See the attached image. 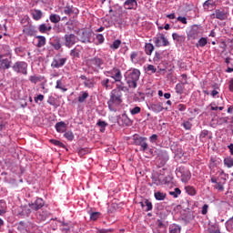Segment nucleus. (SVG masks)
I'll list each match as a JSON object with an SVG mask.
<instances>
[{"instance_id":"obj_1","label":"nucleus","mask_w":233,"mask_h":233,"mask_svg":"<svg viewBox=\"0 0 233 233\" xmlns=\"http://www.w3.org/2000/svg\"><path fill=\"white\" fill-rule=\"evenodd\" d=\"M127 90H128L127 86L116 85V88L110 92L107 106L111 112H116V106H119L123 103V92H127Z\"/></svg>"},{"instance_id":"obj_2","label":"nucleus","mask_w":233,"mask_h":233,"mask_svg":"<svg viewBox=\"0 0 233 233\" xmlns=\"http://www.w3.org/2000/svg\"><path fill=\"white\" fill-rule=\"evenodd\" d=\"M140 76L141 72L139 71V69H133L127 74L126 81L129 88H137V81H139Z\"/></svg>"},{"instance_id":"obj_3","label":"nucleus","mask_w":233,"mask_h":233,"mask_svg":"<svg viewBox=\"0 0 233 233\" xmlns=\"http://www.w3.org/2000/svg\"><path fill=\"white\" fill-rule=\"evenodd\" d=\"M199 35H203V28L201 25H193L188 31H187V41H196L199 39Z\"/></svg>"},{"instance_id":"obj_4","label":"nucleus","mask_w":233,"mask_h":233,"mask_svg":"<svg viewBox=\"0 0 233 233\" xmlns=\"http://www.w3.org/2000/svg\"><path fill=\"white\" fill-rule=\"evenodd\" d=\"M12 68L16 74H22V76H28V64L25 61H17Z\"/></svg>"},{"instance_id":"obj_5","label":"nucleus","mask_w":233,"mask_h":233,"mask_svg":"<svg viewBox=\"0 0 233 233\" xmlns=\"http://www.w3.org/2000/svg\"><path fill=\"white\" fill-rule=\"evenodd\" d=\"M105 76H106L107 77H112V79H114V83H119L123 79L121 70L117 67H114L109 71H106Z\"/></svg>"},{"instance_id":"obj_6","label":"nucleus","mask_w":233,"mask_h":233,"mask_svg":"<svg viewBox=\"0 0 233 233\" xmlns=\"http://www.w3.org/2000/svg\"><path fill=\"white\" fill-rule=\"evenodd\" d=\"M134 145L140 147L141 152H147L148 150V144L147 143V137H134Z\"/></svg>"},{"instance_id":"obj_7","label":"nucleus","mask_w":233,"mask_h":233,"mask_svg":"<svg viewBox=\"0 0 233 233\" xmlns=\"http://www.w3.org/2000/svg\"><path fill=\"white\" fill-rule=\"evenodd\" d=\"M153 41L157 47L170 46V42H168V39H167L163 34H158L156 37L153 38Z\"/></svg>"},{"instance_id":"obj_8","label":"nucleus","mask_w":233,"mask_h":233,"mask_svg":"<svg viewBox=\"0 0 233 233\" xmlns=\"http://www.w3.org/2000/svg\"><path fill=\"white\" fill-rule=\"evenodd\" d=\"M66 63V57H61V55H56L51 63L52 68H61V66H65V64Z\"/></svg>"},{"instance_id":"obj_9","label":"nucleus","mask_w":233,"mask_h":233,"mask_svg":"<svg viewBox=\"0 0 233 233\" xmlns=\"http://www.w3.org/2000/svg\"><path fill=\"white\" fill-rule=\"evenodd\" d=\"M6 55L0 54V70H8V68H12V59L5 58Z\"/></svg>"},{"instance_id":"obj_10","label":"nucleus","mask_w":233,"mask_h":233,"mask_svg":"<svg viewBox=\"0 0 233 233\" xmlns=\"http://www.w3.org/2000/svg\"><path fill=\"white\" fill-rule=\"evenodd\" d=\"M45 207V200L41 198H37L35 201L29 203V208L34 212H37V210H41Z\"/></svg>"},{"instance_id":"obj_11","label":"nucleus","mask_w":233,"mask_h":233,"mask_svg":"<svg viewBox=\"0 0 233 233\" xmlns=\"http://www.w3.org/2000/svg\"><path fill=\"white\" fill-rule=\"evenodd\" d=\"M222 181H218V178H216L215 177H211V183H214L215 185L213 186V187L216 190H218V192H223L225 190V183L227 182V178H221Z\"/></svg>"},{"instance_id":"obj_12","label":"nucleus","mask_w":233,"mask_h":233,"mask_svg":"<svg viewBox=\"0 0 233 233\" xmlns=\"http://www.w3.org/2000/svg\"><path fill=\"white\" fill-rule=\"evenodd\" d=\"M64 38L65 46H66L67 48H72V46H74V45H76L77 41V36H76V35L74 34L65 35Z\"/></svg>"},{"instance_id":"obj_13","label":"nucleus","mask_w":233,"mask_h":233,"mask_svg":"<svg viewBox=\"0 0 233 233\" xmlns=\"http://www.w3.org/2000/svg\"><path fill=\"white\" fill-rule=\"evenodd\" d=\"M90 65L97 68V70H103V66H105V60L100 58L99 56H95L89 59Z\"/></svg>"},{"instance_id":"obj_14","label":"nucleus","mask_w":233,"mask_h":233,"mask_svg":"<svg viewBox=\"0 0 233 233\" xmlns=\"http://www.w3.org/2000/svg\"><path fill=\"white\" fill-rule=\"evenodd\" d=\"M177 172L181 175V181L183 183H187L191 177L190 171L185 169L183 167H177Z\"/></svg>"},{"instance_id":"obj_15","label":"nucleus","mask_w":233,"mask_h":233,"mask_svg":"<svg viewBox=\"0 0 233 233\" xmlns=\"http://www.w3.org/2000/svg\"><path fill=\"white\" fill-rule=\"evenodd\" d=\"M227 17V12L223 9H216L215 14L211 15V19H219V21H225Z\"/></svg>"},{"instance_id":"obj_16","label":"nucleus","mask_w":233,"mask_h":233,"mask_svg":"<svg viewBox=\"0 0 233 233\" xmlns=\"http://www.w3.org/2000/svg\"><path fill=\"white\" fill-rule=\"evenodd\" d=\"M23 34H25L29 37H32L35 35V34H37V30H35V26L32 25H24Z\"/></svg>"},{"instance_id":"obj_17","label":"nucleus","mask_w":233,"mask_h":233,"mask_svg":"<svg viewBox=\"0 0 233 233\" xmlns=\"http://www.w3.org/2000/svg\"><path fill=\"white\" fill-rule=\"evenodd\" d=\"M123 6L125 10H137V0H126Z\"/></svg>"},{"instance_id":"obj_18","label":"nucleus","mask_w":233,"mask_h":233,"mask_svg":"<svg viewBox=\"0 0 233 233\" xmlns=\"http://www.w3.org/2000/svg\"><path fill=\"white\" fill-rule=\"evenodd\" d=\"M204 10H207L208 12H212L216 8V2L214 0H207L203 4Z\"/></svg>"},{"instance_id":"obj_19","label":"nucleus","mask_w":233,"mask_h":233,"mask_svg":"<svg viewBox=\"0 0 233 233\" xmlns=\"http://www.w3.org/2000/svg\"><path fill=\"white\" fill-rule=\"evenodd\" d=\"M150 109L153 112H156V114H159V112H163V110H165V107L163 106V103L157 102L156 104H151Z\"/></svg>"},{"instance_id":"obj_20","label":"nucleus","mask_w":233,"mask_h":233,"mask_svg":"<svg viewBox=\"0 0 233 233\" xmlns=\"http://www.w3.org/2000/svg\"><path fill=\"white\" fill-rule=\"evenodd\" d=\"M32 214V208H30V206H22L21 211L19 212V216L22 218H28Z\"/></svg>"},{"instance_id":"obj_21","label":"nucleus","mask_w":233,"mask_h":233,"mask_svg":"<svg viewBox=\"0 0 233 233\" xmlns=\"http://www.w3.org/2000/svg\"><path fill=\"white\" fill-rule=\"evenodd\" d=\"M91 36H92V33L88 31H83L80 36L81 43H92V41L90 40Z\"/></svg>"},{"instance_id":"obj_22","label":"nucleus","mask_w":233,"mask_h":233,"mask_svg":"<svg viewBox=\"0 0 233 233\" xmlns=\"http://www.w3.org/2000/svg\"><path fill=\"white\" fill-rule=\"evenodd\" d=\"M31 15L35 21H39L43 18V11L39 9H32Z\"/></svg>"},{"instance_id":"obj_23","label":"nucleus","mask_w":233,"mask_h":233,"mask_svg":"<svg viewBox=\"0 0 233 233\" xmlns=\"http://www.w3.org/2000/svg\"><path fill=\"white\" fill-rule=\"evenodd\" d=\"M56 132L63 134V132H66V124L63 121L57 122L55 126Z\"/></svg>"},{"instance_id":"obj_24","label":"nucleus","mask_w":233,"mask_h":233,"mask_svg":"<svg viewBox=\"0 0 233 233\" xmlns=\"http://www.w3.org/2000/svg\"><path fill=\"white\" fill-rule=\"evenodd\" d=\"M63 13L66 14V15L71 16L72 14H77L76 12V9L74 8V5H67L64 7Z\"/></svg>"},{"instance_id":"obj_25","label":"nucleus","mask_w":233,"mask_h":233,"mask_svg":"<svg viewBox=\"0 0 233 233\" xmlns=\"http://www.w3.org/2000/svg\"><path fill=\"white\" fill-rule=\"evenodd\" d=\"M154 198L157 201H165L167 199V193L161 191H156L154 193Z\"/></svg>"},{"instance_id":"obj_26","label":"nucleus","mask_w":233,"mask_h":233,"mask_svg":"<svg viewBox=\"0 0 233 233\" xmlns=\"http://www.w3.org/2000/svg\"><path fill=\"white\" fill-rule=\"evenodd\" d=\"M172 38L174 41H177V43H185L187 36H185V35H180L177 33H173Z\"/></svg>"},{"instance_id":"obj_27","label":"nucleus","mask_w":233,"mask_h":233,"mask_svg":"<svg viewBox=\"0 0 233 233\" xmlns=\"http://www.w3.org/2000/svg\"><path fill=\"white\" fill-rule=\"evenodd\" d=\"M51 46L55 48V50H61V38L58 36L54 37V42H51Z\"/></svg>"},{"instance_id":"obj_28","label":"nucleus","mask_w":233,"mask_h":233,"mask_svg":"<svg viewBox=\"0 0 233 233\" xmlns=\"http://www.w3.org/2000/svg\"><path fill=\"white\" fill-rule=\"evenodd\" d=\"M78 46H77L76 47H75L74 49H72L70 51L71 57H73V58L76 57L77 59H79L80 54H81V49H79Z\"/></svg>"},{"instance_id":"obj_29","label":"nucleus","mask_w":233,"mask_h":233,"mask_svg":"<svg viewBox=\"0 0 233 233\" xmlns=\"http://www.w3.org/2000/svg\"><path fill=\"white\" fill-rule=\"evenodd\" d=\"M130 59L135 65H137L139 63V52H132L130 55Z\"/></svg>"},{"instance_id":"obj_30","label":"nucleus","mask_w":233,"mask_h":233,"mask_svg":"<svg viewBox=\"0 0 233 233\" xmlns=\"http://www.w3.org/2000/svg\"><path fill=\"white\" fill-rule=\"evenodd\" d=\"M207 43H208V40L207 39V37H201L198 43L196 44L197 48H203L205 46H207Z\"/></svg>"},{"instance_id":"obj_31","label":"nucleus","mask_w":233,"mask_h":233,"mask_svg":"<svg viewBox=\"0 0 233 233\" xmlns=\"http://www.w3.org/2000/svg\"><path fill=\"white\" fill-rule=\"evenodd\" d=\"M36 39H38V43L36 45L38 48H42V46H45V45H46V38L45 36L38 35L36 36Z\"/></svg>"},{"instance_id":"obj_32","label":"nucleus","mask_w":233,"mask_h":233,"mask_svg":"<svg viewBox=\"0 0 233 233\" xmlns=\"http://www.w3.org/2000/svg\"><path fill=\"white\" fill-rule=\"evenodd\" d=\"M169 233H181V227L179 225L172 224L169 226Z\"/></svg>"},{"instance_id":"obj_33","label":"nucleus","mask_w":233,"mask_h":233,"mask_svg":"<svg viewBox=\"0 0 233 233\" xmlns=\"http://www.w3.org/2000/svg\"><path fill=\"white\" fill-rule=\"evenodd\" d=\"M49 20L51 23H55V25H57L61 21V16L59 15L51 14L49 16Z\"/></svg>"},{"instance_id":"obj_34","label":"nucleus","mask_w":233,"mask_h":233,"mask_svg":"<svg viewBox=\"0 0 233 233\" xmlns=\"http://www.w3.org/2000/svg\"><path fill=\"white\" fill-rule=\"evenodd\" d=\"M224 165L228 168H232V167H233V158H232V157H228L224 158Z\"/></svg>"},{"instance_id":"obj_35","label":"nucleus","mask_w":233,"mask_h":233,"mask_svg":"<svg viewBox=\"0 0 233 233\" xmlns=\"http://www.w3.org/2000/svg\"><path fill=\"white\" fill-rule=\"evenodd\" d=\"M145 52L147 56H152V52H154V45L152 44H146L145 46Z\"/></svg>"},{"instance_id":"obj_36","label":"nucleus","mask_w":233,"mask_h":233,"mask_svg":"<svg viewBox=\"0 0 233 233\" xmlns=\"http://www.w3.org/2000/svg\"><path fill=\"white\" fill-rule=\"evenodd\" d=\"M96 125H97V127H100V132H105V128H106V127H108V124L102 120H98Z\"/></svg>"},{"instance_id":"obj_37","label":"nucleus","mask_w":233,"mask_h":233,"mask_svg":"<svg viewBox=\"0 0 233 233\" xmlns=\"http://www.w3.org/2000/svg\"><path fill=\"white\" fill-rule=\"evenodd\" d=\"M185 188H186L187 194H188L189 196H196V188H194V187L187 186Z\"/></svg>"},{"instance_id":"obj_38","label":"nucleus","mask_w":233,"mask_h":233,"mask_svg":"<svg viewBox=\"0 0 233 233\" xmlns=\"http://www.w3.org/2000/svg\"><path fill=\"white\" fill-rule=\"evenodd\" d=\"M86 154H90V148L84 147L78 150V155L80 157H83V156H86Z\"/></svg>"},{"instance_id":"obj_39","label":"nucleus","mask_w":233,"mask_h":233,"mask_svg":"<svg viewBox=\"0 0 233 233\" xmlns=\"http://www.w3.org/2000/svg\"><path fill=\"white\" fill-rule=\"evenodd\" d=\"M110 83V79L108 78H106V79H103L101 81V85L104 88H106V90H110V88H112V86H110L108 84Z\"/></svg>"},{"instance_id":"obj_40","label":"nucleus","mask_w":233,"mask_h":233,"mask_svg":"<svg viewBox=\"0 0 233 233\" xmlns=\"http://www.w3.org/2000/svg\"><path fill=\"white\" fill-rule=\"evenodd\" d=\"M119 46H121V40L116 39L113 42V44L110 46V48L112 50H117V48H119Z\"/></svg>"},{"instance_id":"obj_41","label":"nucleus","mask_w":233,"mask_h":233,"mask_svg":"<svg viewBox=\"0 0 233 233\" xmlns=\"http://www.w3.org/2000/svg\"><path fill=\"white\" fill-rule=\"evenodd\" d=\"M226 228L230 232L233 229V217L226 222Z\"/></svg>"},{"instance_id":"obj_42","label":"nucleus","mask_w":233,"mask_h":233,"mask_svg":"<svg viewBox=\"0 0 233 233\" xmlns=\"http://www.w3.org/2000/svg\"><path fill=\"white\" fill-rule=\"evenodd\" d=\"M96 40L97 41L98 45H103L105 43V36L103 34H97L96 35Z\"/></svg>"},{"instance_id":"obj_43","label":"nucleus","mask_w":233,"mask_h":233,"mask_svg":"<svg viewBox=\"0 0 233 233\" xmlns=\"http://www.w3.org/2000/svg\"><path fill=\"white\" fill-rule=\"evenodd\" d=\"M181 195V189L179 187H176L174 191H169V196H173V198H177Z\"/></svg>"},{"instance_id":"obj_44","label":"nucleus","mask_w":233,"mask_h":233,"mask_svg":"<svg viewBox=\"0 0 233 233\" xmlns=\"http://www.w3.org/2000/svg\"><path fill=\"white\" fill-rule=\"evenodd\" d=\"M144 203H145V205H146V212H150V210H152V208H153V206H152V202H150V200H148V199H145L144 200Z\"/></svg>"},{"instance_id":"obj_45","label":"nucleus","mask_w":233,"mask_h":233,"mask_svg":"<svg viewBox=\"0 0 233 233\" xmlns=\"http://www.w3.org/2000/svg\"><path fill=\"white\" fill-rule=\"evenodd\" d=\"M88 99V93L84 92L82 96H78V103H85Z\"/></svg>"},{"instance_id":"obj_46","label":"nucleus","mask_w":233,"mask_h":233,"mask_svg":"<svg viewBox=\"0 0 233 233\" xmlns=\"http://www.w3.org/2000/svg\"><path fill=\"white\" fill-rule=\"evenodd\" d=\"M47 103H48V105H51V106H55V108H57V103L56 102V97L49 96Z\"/></svg>"},{"instance_id":"obj_47","label":"nucleus","mask_w":233,"mask_h":233,"mask_svg":"<svg viewBox=\"0 0 233 233\" xmlns=\"http://www.w3.org/2000/svg\"><path fill=\"white\" fill-rule=\"evenodd\" d=\"M64 137L68 141H74V133H72V131H67L64 134Z\"/></svg>"},{"instance_id":"obj_48","label":"nucleus","mask_w":233,"mask_h":233,"mask_svg":"<svg viewBox=\"0 0 233 233\" xmlns=\"http://www.w3.org/2000/svg\"><path fill=\"white\" fill-rule=\"evenodd\" d=\"M62 85H63V82L61 80H57L56 88L62 90V92H66V90H68V89L66 87L63 86Z\"/></svg>"},{"instance_id":"obj_49","label":"nucleus","mask_w":233,"mask_h":233,"mask_svg":"<svg viewBox=\"0 0 233 233\" xmlns=\"http://www.w3.org/2000/svg\"><path fill=\"white\" fill-rule=\"evenodd\" d=\"M50 141L56 147H59L60 148H65V144H63V142L56 139H51Z\"/></svg>"},{"instance_id":"obj_50","label":"nucleus","mask_w":233,"mask_h":233,"mask_svg":"<svg viewBox=\"0 0 233 233\" xmlns=\"http://www.w3.org/2000/svg\"><path fill=\"white\" fill-rule=\"evenodd\" d=\"M99 216H101V213H99V212H92L90 214V219L92 221H96V219H99Z\"/></svg>"},{"instance_id":"obj_51","label":"nucleus","mask_w":233,"mask_h":233,"mask_svg":"<svg viewBox=\"0 0 233 233\" xmlns=\"http://www.w3.org/2000/svg\"><path fill=\"white\" fill-rule=\"evenodd\" d=\"M141 112V107L135 106L134 108L130 109L131 116H136L137 114H139Z\"/></svg>"},{"instance_id":"obj_52","label":"nucleus","mask_w":233,"mask_h":233,"mask_svg":"<svg viewBox=\"0 0 233 233\" xmlns=\"http://www.w3.org/2000/svg\"><path fill=\"white\" fill-rule=\"evenodd\" d=\"M38 217L40 221H45L46 219V218H48V211H45L42 214L38 213Z\"/></svg>"},{"instance_id":"obj_53","label":"nucleus","mask_w":233,"mask_h":233,"mask_svg":"<svg viewBox=\"0 0 233 233\" xmlns=\"http://www.w3.org/2000/svg\"><path fill=\"white\" fill-rule=\"evenodd\" d=\"M29 81H31V83H34L35 85L36 83H38V81H41V78H39V76H31L29 77Z\"/></svg>"},{"instance_id":"obj_54","label":"nucleus","mask_w":233,"mask_h":233,"mask_svg":"<svg viewBox=\"0 0 233 233\" xmlns=\"http://www.w3.org/2000/svg\"><path fill=\"white\" fill-rule=\"evenodd\" d=\"M147 70V72H151V74H156V72H157V69L153 65H148Z\"/></svg>"},{"instance_id":"obj_55","label":"nucleus","mask_w":233,"mask_h":233,"mask_svg":"<svg viewBox=\"0 0 233 233\" xmlns=\"http://www.w3.org/2000/svg\"><path fill=\"white\" fill-rule=\"evenodd\" d=\"M38 30L41 34H45L46 32V24H41Z\"/></svg>"},{"instance_id":"obj_56","label":"nucleus","mask_w":233,"mask_h":233,"mask_svg":"<svg viewBox=\"0 0 233 233\" xmlns=\"http://www.w3.org/2000/svg\"><path fill=\"white\" fill-rule=\"evenodd\" d=\"M161 59H163L162 54L159 52H156L154 61H161Z\"/></svg>"},{"instance_id":"obj_57","label":"nucleus","mask_w":233,"mask_h":233,"mask_svg":"<svg viewBox=\"0 0 233 233\" xmlns=\"http://www.w3.org/2000/svg\"><path fill=\"white\" fill-rule=\"evenodd\" d=\"M183 127L186 130H190V128H192V123L186 121L183 123Z\"/></svg>"},{"instance_id":"obj_58","label":"nucleus","mask_w":233,"mask_h":233,"mask_svg":"<svg viewBox=\"0 0 233 233\" xmlns=\"http://www.w3.org/2000/svg\"><path fill=\"white\" fill-rule=\"evenodd\" d=\"M177 21H180V23H181L182 25H187V23H188V22L187 21V17H185V16H178V17L177 18Z\"/></svg>"},{"instance_id":"obj_59","label":"nucleus","mask_w":233,"mask_h":233,"mask_svg":"<svg viewBox=\"0 0 233 233\" xmlns=\"http://www.w3.org/2000/svg\"><path fill=\"white\" fill-rule=\"evenodd\" d=\"M207 136H208V130L207 129L202 130L200 133V139H205Z\"/></svg>"},{"instance_id":"obj_60","label":"nucleus","mask_w":233,"mask_h":233,"mask_svg":"<svg viewBox=\"0 0 233 233\" xmlns=\"http://www.w3.org/2000/svg\"><path fill=\"white\" fill-rule=\"evenodd\" d=\"M208 212V205L205 204L203 207H202V210H201V214L203 216H206V214Z\"/></svg>"},{"instance_id":"obj_61","label":"nucleus","mask_w":233,"mask_h":233,"mask_svg":"<svg viewBox=\"0 0 233 233\" xmlns=\"http://www.w3.org/2000/svg\"><path fill=\"white\" fill-rule=\"evenodd\" d=\"M177 94H181L183 92V86L181 84H177L176 86Z\"/></svg>"},{"instance_id":"obj_62","label":"nucleus","mask_w":233,"mask_h":233,"mask_svg":"<svg viewBox=\"0 0 233 233\" xmlns=\"http://www.w3.org/2000/svg\"><path fill=\"white\" fill-rule=\"evenodd\" d=\"M177 110H179V112H185V110H187V106L183 105V104H179L177 106Z\"/></svg>"},{"instance_id":"obj_63","label":"nucleus","mask_w":233,"mask_h":233,"mask_svg":"<svg viewBox=\"0 0 233 233\" xmlns=\"http://www.w3.org/2000/svg\"><path fill=\"white\" fill-rule=\"evenodd\" d=\"M228 74L233 72V60L230 62V64L228 66V68L226 70Z\"/></svg>"},{"instance_id":"obj_64","label":"nucleus","mask_w":233,"mask_h":233,"mask_svg":"<svg viewBox=\"0 0 233 233\" xmlns=\"http://www.w3.org/2000/svg\"><path fill=\"white\" fill-rule=\"evenodd\" d=\"M150 143H156L157 141V135L154 134L149 137Z\"/></svg>"}]
</instances>
